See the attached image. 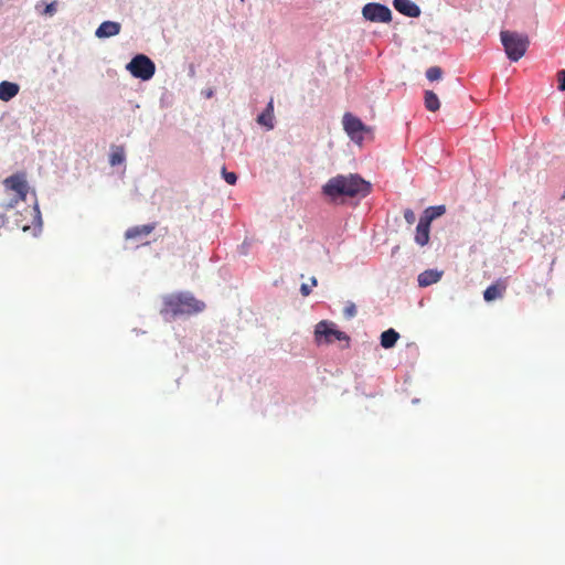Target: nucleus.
Instances as JSON below:
<instances>
[{"label":"nucleus","instance_id":"nucleus-23","mask_svg":"<svg viewBox=\"0 0 565 565\" xmlns=\"http://www.w3.org/2000/svg\"><path fill=\"white\" fill-rule=\"evenodd\" d=\"M4 213H0V228L6 227L10 230V218L9 216V210H7L6 204H3Z\"/></svg>","mask_w":565,"mask_h":565},{"label":"nucleus","instance_id":"nucleus-11","mask_svg":"<svg viewBox=\"0 0 565 565\" xmlns=\"http://www.w3.org/2000/svg\"><path fill=\"white\" fill-rule=\"evenodd\" d=\"M154 228H156V223L134 226L126 231L125 237H126V239H136L141 236H148L149 234H151L154 231Z\"/></svg>","mask_w":565,"mask_h":565},{"label":"nucleus","instance_id":"nucleus-22","mask_svg":"<svg viewBox=\"0 0 565 565\" xmlns=\"http://www.w3.org/2000/svg\"><path fill=\"white\" fill-rule=\"evenodd\" d=\"M443 70L439 66H431L426 71V77L429 81H437L441 78Z\"/></svg>","mask_w":565,"mask_h":565},{"label":"nucleus","instance_id":"nucleus-15","mask_svg":"<svg viewBox=\"0 0 565 565\" xmlns=\"http://www.w3.org/2000/svg\"><path fill=\"white\" fill-rule=\"evenodd\" d=\"M441 278V273L434 269H428L418 275V285L420 287L430 286Z\"/></svg>","mask_w":565,"mask_h":565},{"label":"nucleus","instance_id":"nucleus-4","mask_svg":"<svg viewBox=\"0 0 565 565\" xmlns=\"http://www.w3.org/2000/svg\"><path fill=\"white\" fill-rule=\"evenodd\" d=\"M3 185L7 191L14 192V198L6 203L7 210L11 211L14 209L15 204L25 201L29 186L24 174L17 173L8 177L4 179Z\"/></svg>","mask_w":565,"mask_h":565},{"label":"nucleus","instance_id":"nucleus-1","mask_svg":"<svg viewBox=\"0 0 565 565\" xmlns=\"http://www.w3.org/2000/svg\"><path fill=\"white\" fill-rule=\"evenodd\" d=\"M370 192V182L353 173L338 174L322 186V193L332 201L339 198H365Z\"/></svg>","mask_w":565,"mask_h":565},{"label":"nucleus","instance_id":"nucleus-12","mask_svg":"<svg viewBox=\"0 0 565 565\" xmlns=\"http://www.w3.org/2000/svg\"><path fill=\"white\" fill-rule=\"evenodd\" d=\"M20 87L17 83L2 81L0 83V100L9 102L19 94Z\"/></svg>","mask_w":565,"mask_h":565},{"label":"nucleus","instance_id":"nucleus-28","mask_svg":"<svg viewBox=\"0 0 565 565\" xmlns=\"http://www.w3.org/2000/svg\"><path fill=\"white\" fill-rule=\"evenodd\" d=\"M55 12H56V1L49 3L43 11V13L47 14V15H53Z\"/></svg>","mask_w":565,"mask_h":565},{"label":"nucleus","instance_id":"nucleus-21","mask_svg":"<svg viewBox=\"0 0 565 565\" xmlns=\"http://www.w3.org/2000/svg\"><path fill=\"white\" fill-rule=\"evenodd\" d=\"M125 161V149L121 146H115L111 149V153L109 156L110 166H118Z\"/></svg>","mask_w":565,"mask_h":565},{"label":"nucleus","instance_id":"nucleus-10","mask_svg":"<svg viewBox=\"0 0 565 565\" xmlns=\"http://www.w3.org/2000/svg\"><path fill=\"white\" fill-rule=\"evenodd\" d=\"M120 30V23L114 21H105L97 28L95 35L99 39L110 38L119 34Z\"/></svg>","mask_w":565,"mask_h":565},{"label":"nucleus","instance_id":"nucleus-24","mask_svg":"<svg viewBox=\"0 0 565 565\" xmlns=\"http://www.w3.org/2000/svg\"><path fill=\"white\" fill-rule=\"evenodd\" d=\"M223 177L231 185H234L237 181V175L234 172H227L225 169H223Z\"/></svg>","mask_w":565,"mask_h":565},{"label":"nucleus","instance_id":"nucleus-14","mask_svg":"<svg viewBox=\"0 0 565 565\" xmlns=\"http://www.w3.org/2000/svg\"><path fill=\"white\" fill-rule=\"evenodd\" d=\"M257 122L267 129L274 128V102L269 100L266 109L257 117Z\"/></svg>","mask_w":565,"mask_h":565},{"label":"nucleus","instance_id":"nucleus-27","mask_svg":"<svg viewBox=\"0 0 565 565\" xmlns=\"http://www.w3.org/2000/svg\"><path fill=\"white\" fill-rule=\"evenodd\" d=\"M558 77V89L565 92V70L557 73Z\"/></svg>","mask_w":565,"mask_h":565},{"label":"nucleus","instance_id":"nucleus-29","mask_svg":"<svg viewBox=\"0 0 565 565\" xmlns=\"http://www.w3.org/2000/svg\"><path fill=\"white\" fill-rule=\"evenodd\" d=\"M300 291H301V295L303 297H307V296L310 295L311 289H310V287L307 284H302L301 287H300Z\"/></svg>","mask_w":565,"mask_h":565},{"label":"nucleus","instance_id":"nucleus-7","mask_svg":"<svg viewBox=\"0 0 565 565\" xmlns=\"http://www.w3.org/2000/svg\"><path fill=\"white\" fill-rule=\"evenodd\" d=\"M315 337L317 343H321L322 339L326 343H332L335 340L349 341V337L344 332L335 329L334 323L327 320H322L316 326Z\"/></svg>","mask_w":565,"mask_h":565},{"label":"nucleus","instance_id":"nucleus-18","mask_svg":"<svg viewBox=\"0 0 565 565\" xmlns=\"http://www.w3.org/2000/svg\"><path fill=\"white\" fill-rule=\"evenodd\" d=\"M398 339V332H396L394 329H388L381 334V345L384 349H391L395 345Z\"/></svg>","mask_w":565,"mask_h":565},{"label":"nucleus","instance_id":"nucleus-26","mask_svg":"<svg viewBox=\"0 0 565 565\" xmlns=\"http://www.w3.org/2000/svg\"><path fill=\"white\" fill-rule=\"evenodd\" d=\"M404 218L409 225L414 224V222L416 221L414 211L411 209H406L404 211Z\"/></svg>","mask_w":565,"mask_h":565},{"label":"nucleus","instance_id":"nucleus-17","mask_svg":"<svg viewBox=\"0 0 565 565\" xmlns=\"http://www.w3.org/2000/svg\"><path fill=\"white\" fill-rule=\"evenodd\" d=\"M504 291L505 285L493 284L484 290L483 298L486 301H493L498 298H501Z\"/></svg>","mask_w":565,"mask_h":565},{"label":"nucleus","instance_id":"nucleus-13","mask_svg":"<svg viewBox=\"0 0 565 565\" xmlns=\"http://www.w3.org/2000/svg\"><path fill=\"white\" fill-rule=\"evenodd\" d=\"M430 225L419 218L416 226L415 242L419 246H425L429 242Z\"/></svg>","mask_w":565,"mask_h":565},{"label":"nucleus","instance_id":"nucleus-2","mask_svg":"<svg viewBox=\"0 0 565 565\" xmlns=\"http://www.w3.org/2000/svg\"><path fill=\"white\" fill-rule=\"evenodd\" d=\"M205 303L189 292L167 295L162 299L161 315L166 318L190 316L203 311Z\"/></svg>","mask_w":565,"mask_h":565},{"label":"nucleus","instance_id":"nucleus-9","mask_svg":"<svg viewBox=\"0 0 565 565\" xmlns=\"http://www.w3.org/2000/svg\"><path fill=\"white\" fill-rule=\"evenodd\" d=\"M393 6L399 13L409 18H417L420 14L419 7L411 0H394Z\"/></svg>","mask_w":565,"mask_h":565},{"label":"nucleus","instance_id":"nucleus-25","mask_svg":"<svg viewBox=\"0 0 565 565\" xmlns=\"http://www.w3.org/2000/svg\"><path fill=\"white\" fill-rule=\"evenodd\" d=\"M344 317L348 319L353 318L356 315V307L354 303L348 305L343 310Z\"/></svg>","mask_w":565,"mask_h":565},{"label":"nucleus","instance_id":"nucleus-8","mask_svg":"<svg viewBox=\"0 0 565 565\" xmlns=\"http://www.w3.org/2000/svg\"><path fill=\"white\" fill-rule=\"evenodd\" d=\"M363 17L372 22H390L392 12L388 7L381 3H367L362 10Z\"/></svg>","mask_w":565,"mask_h":565},{"label":"nucleus","instance_id":"nucleus-20","mask_svg":"<svg viewBox=\"0 0 565 565\" xmlns=\"http://www.w3.org/2000/svg\"><path fill=\"white\" fill-rule=\"evenodd\" d=\"M425 107L429 111H437L440 108V102L433 90L425 92Z\"/></svg>","mask_w":565,"mask_h":565},{"label":"nucleus","instance_id":"nucleus-19","mask_svg":"<svg viewBox=\"0 0 565 565\" xmlns=\"http://www.w3.org/2000/svg\"><path fill=\"white\" fill-rule=\"evenodd\" d=\"M9 216H11L10 230H22V231L29 230V227H30L29 222H26L22 218L21 213L14 212L12 210V212H9Z\"/></svg>","mask_w":565,"mask_h":565},{"label":"nucleus","instance_id":"nucleus-3","mask_svg":"<svg viewBox=\"0 0 565 565\" xmlns=\"http://www.w3.org/2000/svg\"><path fill=\"white\" fill-rule=\"evenodd\" d=\"M500 38L509 60L518 62L525 55L530 45V39L526 34L505 30L501 31Z\"/></svg>","mask_w":565,"mask_h":565},{"label":"nucleus","instance_id":"nucleus-16","mask_svg":"<svg viewBox=\"0 0 565 565\" xmlns=\"http://www.w3.org/2000/svg\"><path fill=\"white\" fill-rule=\"evenodd\" d=\"M446 213V206L445 205H435L427 207L423 215L420 216V220L428 223L429 225L437 217L444 215Z\"/></svg>","mask_w":565,"mask_h":565},{"label":"nucleus","instance_id":"nucleus-6","mask_svg":"<svg viewBox=\"0 0 565 565\" xmlns=\"http://www.w3.org/2000/svg\"><path fill=\"white\" fill-rule=\"evenodd\" d=\"M342 124L348 136L358 143L362 142L364 134H370L372 131L370 127L365 126L360 118L351 113H345L343 115Z\"/></svg>","mask_w":565,"mask_h":565},{"label":"nucleus","instance_id":"nucleus-5","mask_svg":"<svg viewBox=\"0 0 565 565\" xmlns=\"http://www.w3.org/2000/svg\"><path fill=\"white\" fill-rule=\"evenodd\" d=\"M130 74L142 81L150 79L156 72L154 63L143 54L136 55L126 66Z\"/></svg>","mask_w":565,"mask_h":565},{"label":"nucleus","instance_id":"nucleus-30","mask_svg":"<svg viewBox=\"0 0 565 565\" xmlns=\"http://www.w3.org/2000/svg\"><path fill=\"white\" fill-rule=\"evenodd\" d=\"M311 284H312V286L317 285V279L315 277L311 278Z\"/></svg>","mask_w":565,"mask_h":565}]
</instances>
